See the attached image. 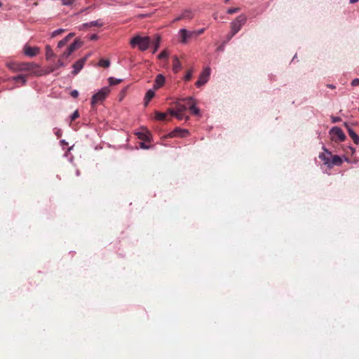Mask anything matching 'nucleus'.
Listing matches in <instances>:
<instances>
[{
	"label": "nucleus",
	"instance_id": "27",
	"mask_svg": "<svg viewBox=\"0 0 359 359\" xmlns=\"http://www.w3.org/2000/svg\"><path fill=\"white\" fill-rule=\"evenodd\" d=\"M98 65L103 67H109L110 65V61L107 59H101L99 62Z\"/></svg>",
	"mask_w": 359,
	"mask_h": 359
},
{
	"label": "nucleus",
	"instance_id": "26",
	"mask_svg": "<svg viewBox=\"0 0 359 359\" xmlns=\"http://www.w3.org/2000/svg\"><path fill=\"white\" fill-rule=\"evenodd\" d=\"M108 81H109V83L110 86H114L119 83H121L123 79H116V78H114V77H109L108 79Z\"/></svg>",
	"mask_w": 359,
	"mask_h": 359
},
{
	"label": "nucleus",
	"instance_id": "4",
	"mask_svg": "<svg viewBox=\"0 0 359 359\" xmlns=\"http://www.w3.org/2000/svg\"><path fill=\"white\" fill-rule=\"evenodd\" d=\"M179 42L182 44H187L189 39L194 38L193 31H189L185 28H182L178 31Z\"/></svg>",
	"mask_w": 359,
	"mask_h": 359
},
{
	"label": "nucleus",
	"instance_id": "45",
	"mask_svg": "<svg viewBox=\"0 0 359 359\" xmlns=\"http://www.w3.org/2000/svg\"><path fill=\"white\" fill-rule=\"evenodd\" d=\"M140 147H141V148H143V149H148V147H147L143 142H142L140 144Z\"/></svg>",
	"mask_w": 359,
	"mask_h": 359
},
{
	"label": "nucleus",
	"instance_id": "9",
	"mask_svg": "<svg viewBox=\"0 0 359 359\" xmlns=\"http://www.w3.org/2000/svg\"><path fill=\"white\" fill-rule=\"evenodd\" d=\"M90 54H88L86 57L77 60L73 65V71L72 74L76 75L77 74L83 67L84 64L88 59V57L90 56Z\"/></svg>",
	"mask_w": 359,
	"mask_h": 359
},
{
	"label": "nucleus",
	"instance_id": "48",
	"mask_svg": "<svg viewBox=\"0 0 359 359\" xmlns=\"http://www.w3.org/2000/svg\"><path fill=\"white\" fill-rule=\"evenodd\" d=\"M223 49H224V48H223V47H222V46H221V47H219V48H217V50L222 51V50H223Z\"/></svg>",
	"mask_w": 359,
	"mask_h": 359
},
{
	"label": "nucleus",
	"instance_id": "16",
	"mask_svg": "<svg viewBox=\"0 0 359 359\" xmlns=\"http://www.w3.org/2000/svg\"><path fill=\"white\" fill-rule=\"evenodd\" d=\"M165 83V77L162 74H158L154 81V88L158 89L162 88Z\"/></svg>",
	"mask_w": 359,
	"mask_h": 359
},
{
	"label": "nucleus",
	"instance_id": "10",
	"mask_svg": "<svg viewBox=\"0 0 359 359\" xmlns=\"http://www.w3.org/2000/svg\"><path fill=\"white\" fill-rule=\"evenodd\" d=\"M23 53L25 55L33 57L39 53V48L38 47H31L26 45L23 48Z\"/></svg>",
	"mask_w": 359,
	"mask_h": 359
},
{
	"label": "nucleus",
	"instance_id": "33",
	"mask_svg": "<svg viewBox=\"0 0 359 359\" xmlns=\"http://www.w3.org/2000/svg\"><path fill=\"white\" fill-rule=\"evenodd\" d=\"M239 10H240L239 8H231L226 11V13L228 14H233V13L238 12Z\"/></svg>",
	"mask_w": 359,
	"mask_h": 359
},
{
	"label": "nucleus",
	"instance_id": "18",
	"mask_svg": "<svg viewBox=\"0 0 359 359\" xmlns=\"http://www.w3.org/2000/svg\"><path fill=\"white\" fill-rule=\"evenodd\" d=\"M189 135V131L185 129L176 128L172 133L173 135H179L181 137H185Z\"/></svg>",
	"mask_w": 359,
	"mask_h": 359
},
{
	"label": "nucleus",
	"instance_id": "42",
	"mask_svg": "<svg viewBox=\"0 0 359 359\" xmlns=\"http://www.w3.org/2000/svg\"><path fill=\"white\" fill-rule=\"evenodd\" d=\"M181 20H183V18H182V15H180V16L177 17L176 18H175L174 22H177V21H180Z\"/></svg>",
	"mask_w": 359,
	"mask_h": 359
},
{
	"label": "nucleus",
	"instance_id": "32",
	"mask_svg": "<svg viewBox=\"0 0 359 359\" xmlns=\"http://www.w3.org/2000/svg\"><path fill=\"white\" fill-rule=\"evenodd\" d=\"M205 31L204 28L199 29L198 30H193V32L194 33V36L197 37L198 36L202 34Z\"/></svg>",
	"mask_w": 359,
	"mask_h": 359
},
{
	"label": "nucleus",
	"instance_id": "35",
	"mask_svg": "<svg viewBox=\"0 0 359 359\" xmlns=\"http://www.w3.org/2000/svg\"><path fill=\"white\" fill-rule=\"evenodd\" d=\"M79 114L78 111H75L71 116V121H74L79 117Z\"/></svg>",
	"mask_w": 359,
	"mask_h": 359
},
{
	"label": "nucleus",
	"instance_id": "43",
	"mask_svg": "<svg viewBox=\"0 0 359 359\" xmlns=\"http://www.w3.org/2000/svg\"><path fill=\"white\" fill-rule=\"evenodd\" d=\"M97 37H98V36H97V34H93V35H91V36H90V39L91 40H95V39H97Z\"/></svg>",
	"mask_w": 359,
	"mask_h": 359
},
{
	"label": "nucleus",
	"instance_id": "38",
	"mask_svg": "<svg viewBox=\"0 0 359 359\" xmlns=\"http://www.w3.org/2000/svg\"><path fill=\"white\" fill-rule=\"evenodd\" d=\"M332 123H337L341 121V118L338 116H331Z\"/></svg>",
	"mask_w": 359,
	"mask_h": 359
},
{
	"label": "nucleus",
	"instance_id": "13",
	"mask_svg": "<svg viewBox=\"0 0 359 359\" xmlns=\"http://www.w3.org/2000/svg\"><path fill=\"white\" fill-rule=\"evenodd\" d=\"M183 100L188 101L189 109L194 114L198 115L200 114V110L196 107V102L194 100L192 97H185Z\"/></svg>",
	"mask_w": 359,
	"mask_h": 359
},
{
	"label": "nucleus",
	"instance_id": "1",
	"mask_svg": "<svg viewBox=\"0 0 359 359\" xmlns=\"http://www.w3.org/2000/svg\"><path fill=\"white\" fill-rule=\"evenodd\" d=\"M6 67L13 72H27L29 74L40 76L51 72L53 70H44L34 62H20L9 60L5 63Z\"/></svg>",
	"mask_w": 359,
	"mask_h": 359
},
{
	"label": "nucleus",
	"instance_id": "22",
	"mask_svg": "<svg viewBox=\"0 0 359 359\" xmlns=\"http://www.w3.org/2000/svg\"><path fill=\"white\" fill-rule=\"evenodd\" d=\"M161 36L159 35L156 36L155 41L153 43V53H155L160 47Z\"/></svg>",
	"mask_w": 359,
	"mask_h": 359
},
{
	"label": "nucleus",
	"instance_id": "12",
	"mask_svg": "<svg viewBox=\"0 0 359 359\" xmlns=\"http://www.w3.org/2000/svg\"><path fill=\"white\" fill-rule=\"evenodd\" d=\"M11 79L15 83V88H20L27 82V76L22 74L13 76Z\"/></svg>",
	"mask_w": 359,
	"mask_h": 359
},
{
	"label": "nucleus",
	"instance_id": "6",
	"mask_svg": "<svg viewBox=\"0 0 359 359\" xmlns=\"http://www.w3.org/2000/svg\"><path fill=\"white\" fill-rule=\"evenodd\" d=\"M82 41L80 39H76L67 48V50L62 53V58L69 57L76 49L79 48L82 46Z\"/></svg>",
	"mask_w": 359,
	"mask_h": 359
},
{
	"label": "nucleus",
	"instance_id": "37",
	"mask_svg": "<svg viewBox=\"0 0 359 359\" xmlns=\"http://www.w3.org/2000/svg\"><path fill=\"white\" fill-rule=\"evenodd\" d=\"M359 85V79H355L351 82V86L353 87H356Z\"/></svg>",
	"mask_w": 359,
	"mask_h": 359
},
{
	"label": "nucleus",
	"instance_id": "34",
	"mask_svg": "<svg viewBox=\"0 0 359 359\" xmlns=\"http://www.w3.org/2000/svg\"><path fill=\"white\" fill-rule=\"evenodd\" d=\"M67 39H63L62 40L60 41L57 43V48H60L63 47L67 43Z\"/></svg>",
	"mask_w": 359,
	"mask_h": 359
},
{
	"label": "nucleus",
	"instance_id": "28",
	"mask_svg": "<svg viewBox=\"0 0 359 359\" xmlns=\"http://www.w3.org/2000/svg\"><path fill=\"white\" fill-rule=\"evenodd\" d=\"M155 114H156L155 117H156V120H158V121H163L167 116L168 113H161V112L156 111L155 113Z\"/></svg>",
	"mask_w": 359,
	"mask_h": 359
},
{
	"label": "nucleus",
	"instance_id": "25",
	"mask_svg": "<svg viewBox=\"0 0 359 359\" xmlns=\"http://www.w3.org/2000/svg\"><path fill=\"white\" fill-rule=\"evenodd\" d=\"M46 56L48 60L54 56V53L49 45L46 46Z\"/></svg>",
	"mask_w": 359,
	"mask_h": 359
},
{
	"label": "nucleus",
	"instance_id": "47",
	"mask_svg": "<svg viewBox=\"0 0 359 359\" xmlns=\"http://www.w3.org/2000/svg\"><path fill=\"white\" fill-rule=\"evenodd\" d=\"M359 0H350V3L351 4H355L356 2H358Z\"/></svg>",
	"mask_w": 359,
	"mask_h": 359
},
{
	"label": "nucleus",
	"instance_id": "51",
	"mask_svg": "<svg viewBox=\"0 0 359 359\" xmlns=\"http://www.w3.org/2000/svg\"><path fill=\"white\" fill-rule=\"evenodd\" d=\"M76 174H77V175H79V172L78 170H77V172H76Z\"/></svg>",
	"mask_w": 359,
	"mask_h": 359
},
{
	"label": "nucleus",
	"instance_id": "50",
	"mask_svg": "<svg viewBox=\"0 0 359 359\" xmlns=\"http://www.w3.org/2000/svg\"><path fill=\"white\" fill-rule=\"evenodd\" d=\"M100 90H106L105 88H102Z\"/></svg>",
	"mask_w": 359,
	"mask_h": 359
},
{
	"label": "nucleus",
	"instance_id": "31",
	"mask_svg": "<svg viewBox=\"0 0 359 359\" xmlns=\"http://www.w3.org/2000/svg\"><path fill=\"white\" fill-rule=\"evenodd\" d=\"M65 32V29H57L55 31H53L51 34V36L52 37H55L56 36L63 33Z\"/></svg>",
	"mask_w": 359,
	"mask_h": 359
},
{
	"label": "nucleus",
	"instance_id": "19",
	"mask_svg": "<svg viewBox=\"0 0 359 359\" xmlns=\"http://www.w3.org/2000/svg\"><path fill=\"white\" fill-rule=\"evenodd\" d=\"M182 68V65L177 56L173 57L172 70L177 73Z\"/></svg>",
	"mask_w": 359,
	"mask_h": 359
},
{
	"label": "nucleus",
	"instance_id": "39",
	"mask_svg": "<svg viewBox=\"0 0 359 359\" xmlns=\"http://www.w3.org/2000/svg\"><path fill=\"white\" fill-rule=\"evenodd\" d=\"M71 96L74 98H76L79 96V91H71Z\"/></svg>",
	"mask_w": 359,
	"mask_h": 359
},
{
	"label": "nucleus",
	"instance_id": "14",
	"mask_svg": "<svg viewBox=\"0 0 359 359\" xmlns=\"http://www.w3.org/2000/svg\"><path fill=\"white\" fill-rule=\"evenodd\" d=\"M184 98L179 100L175 104V109L177 111L184 112L189 109L188 101L183 100Z\"/></svg>",
	"mask_w": 359,
	"mask_h": 359
},
{
	"label": "nucleus",
	"instance_id": "2",
	"mask_svg": "<svg viewBox=\"0 0 359 359\" xmlns=\"http://www.w3.org/2000/svg\"><path fill=\"white\" fill-rule=\"evenodd\" d=\"M151 43V39L149 36H142L139 34L134 36L130 41V44L133 48L137 47L140 51L147 50Z\"/></svg>",
	"mask_w": 359,
	"mask_h": 359
},
{
	"label": "nucleus",
	"instance_id": "23",
	"mask_svg": "<svg viewBox=\"0 0 359 359\" xmlns=\"http://www.w3.org/2000/svg\"><path fill=\"white\" fill-rule=\"evenodd\" d=\"M154 96L155 91H147L144 97V106H147Z\"/></svg>",
	"mask_w": 359,
	"mask_h": 359
},
{
	"label": "nucleus",
	"instance_id": "49",
	"mask_svg": "<svg viewBox=\"0 0 359 359\" xmlns=\"http://www.w3.org/2000/svg\"><path fill=\"white\" fill-rule=\"evenodd\" d=\"M64 39H67V42H68V41H69V40L70 39V38H69L67 36H65Z\"/></svg>",
	"mask_w": 359,
	"mask_h": 359
},
{
	"label": "nucleus",
	"instance_id": "5",
	"mask_svg": "<svg viewBox=\"0 0 359 359\" xmlns=\"http://www.w3.org/2000/svg\"><path fill=\"white\" fill-rule=\"evenodd\" d=\"M330 134L332 135V140L334 142H343L346 139V135L343 130L339 127H333L330 130Z\"/></svg>",
	"mask_w": 359,
	"mask_h": 359
},
{
	"label": "nucleus",
	"instance_id": "30",
	"mask_svg": "<svg viewBox=\"0 0 359 359\" xmlns=\"http://www.w3.org/2000/svg\"><path fill=\"white\" fill-rule=\"evenodd\" d=\"M177 119L179 120H182L184 118H185L186 120H188L189 119V116H186L184 114V112H180V111H177L175 113V116Z\"/></svg>",
	"mask_w": 359,
	"mask_h": 359
},
{
	"label": "nucleus",
	"instance_id": "40",
	"mask_svg": "<svg viewBox=\"0 0 359 359\" xmlns=\"http://www.w3.org/2000/svg\"><path fill=\"white\" fill-rule=\"evenodd\" d=\"M176 112H177L176 109H169L168 110V112H167V113H168V114H171V115H172V116H175V113H176Z\"/></svg>",
	"mask_w": 359,
	"mask_h": 359
},
{
	"label": "nucleus",
	"instance_id": "15",
	"mask_svg": "<svg viewBox=\"0 0 359 359\" xmlns=\"http://www.w3.org/2000/svg\"><path fill=\"white\" fill-rule=\"evenodd\" d=\"M102 25H103V23L100 21V20H93V21H90L89 22H86V23L82 24L79 27V29L81 30L85 28H88V27H95V26L102 27Z\"/></svg>",
	"mask_w": 359,
	"mask_h": 359
},
{
	"label": "nucleus",
	"instance_id": "41",
	"mask_svg": "<svg viewBox=\"0 0 359 359\" xmlns=\"http://www.w3.org/2000/svg\"><path fill=\"white\" fill-rule=\"evenodd\" d=\"M192 76V74L191 72H188L186 75L184 76V79L185 80H189L191 79Z\"/></svg>",
	"mask_w": 359,
	"mask_h": 359
},
{
	"label": "nucleus",
	"instance_id": "17",
	"mask_svg": "<svg viewBox=\"0 0 359 359\" xmlns=\"http://www.w3.org/2000/svg\"><path fill=\"white\" fill-rule=\"evenodd\" d=\"M345 126L347 127L349 136L352 138L354 143L358 144L359 143V136L351 128L348 126L347 123H345Z\"/></svg>",
	"mask_w": 359,
	"mask_h": 359
},
{
	"label": "nucleus",
	"instance_id": "36",
	"mask_svg": "<svg viewBox=\"0 0 359 359\" xmlns=\"http://www.w3.org/2000/svg\"><path fill=\"white\" fill-rule=\"evenodd\" d=\"M62 4L65 6H70L73 4L72 0H62Z\"/></svg>",
	"mask_w": 359,
	"mask_h": 359
},
{
	"label": "nucleus",
	"instance_id": "11",
	"mask_svg": "<svg viewBox=\"0 0 359 359\" xmlns=\"http://www.w3.org/2000/svg\"><path fill=\"white\" fill-rule=\"evenodd\" d=\"M323 149L324 152L319 155V158L324 162L325 165H327L328 167H330L332 154L325 147H323Z\"/></svg>",
	"mask_w": 359,
	"mask_h": 359
},
{
	"label": "nucleus",
	"instance_id": "46",
	"mask_svg": "<svg viewBox=\"0 0 359 359\" xmlns=\"http://www.w3.org/2000/svg\"><path fill=\"white\" fill-rule=\"evenodd\" d=\"M74 36V33H73V32H71V33H69V34L67 35V36H68L69 38H70V39H71L72 37H73Z\"/></svg>",
	"mask_w": 359,
	"mask_h": 359
},
{
	"label": "nucleus",
	"instance_id": "3",
	"mask_svg": "<svg viewBox=\"0 0 359 359\" xmlns=\"http://www.w3.org/2000/svg\"><path fill=\"white\" fill-rule=\"evenodd\" d=\"M247 17L244 14L238 15L234 20L231 22V33L229 39H231L237 34L246 23Z\"/></svg>",
	"mask_w": 359,
	"mask_h": 359
},
{
	"label": "nucleus",
	"instance_id": "7",
	"mask_svg": "<svg viewBox=\"0 0 359 359\" xmlns=\"http://www.w3.org/2000/svg\"><path fill=\"white\" fill-rule=\"evenodd\" d=\"M210 67H205L201 74H200V76L198 79V81L196 82V88H201L202 87L205 83H206L209 79L210 75Z\"/></svg>",
	"mask_w": 359,
	"mask_h": 359
},
{
	"label": "nucleus",
	"instance_id": "24",
	"mask_svg": "<svg viewBox=\"0 0 359 359\" xmlns=\"http://www.w3.org/2000/svg\"><path fill=\"white\" fill-rule=\"evenodd\" d=\"M138 138L144 140V141H149V136L150 134L148 133H144V132H138L136 133Z\"/></svg>",
	"mask_w": 359,
	"mask_h": 359
},
{
	"label": "nucleus",
	"instance_id": "20",
	"mask_svg": "<svg viewBox=\"0 0 359 359\" xmlns=\"http://www.w3.org/2000/svg\"><path fill=\"white\" fill-rule=\"evenodd\" d=\"M342 163V160L339 156H332V159L330 161V167L333 165H340Z\"/></svg>",
	"mask_w": 359,
	"mask_h": 359
},
{
	"label": "nucleus",
	"instance_id": "29",
	"mask_svg": "<svg viewBox=\"0 0 359 359\" xmlns=\"http://www.w3.org/2000/svg\"><path fill=\"white\" fill-rule=\"evenodd\" d=\"M169 56V52L167 50H163L158 55V58L160 60L166 59Z\"/></svg>",
	"mask_w": 359,
	"mask_h": 359
},
{
	"label": "nucleus",
	"instance_id": "8",
	"mask_svg": "<svg viewBox=\"0 0 359 359\" xmlns=\"http://www.w3.org/2000/svg\"><path fill=\"white\" fill-rule=\"evenodd\" d=\"M108 95V91H97L92 97L91 105L94 107L96 104H101Z\"/></svg>",
	"mask_w": 359,
	"mask_h": 359
},
{
	"label": "nucleus",
	"instance_id": "21",
	"mask_svg": "<svg viewBox=\"0 0 359 359\" xmlns=\"http://www.w3.org/2000/svg\"><path fill=\"white\" fill-rule=\"evenodd\" d=\"M181 15L183 20H191L194 18V13L191 10H185Z\"/></svg>",
	"mask_w": 359,
	"mask_h": 359
},
{
	"label": "nucleus",
	"instance_id": "44",
	"mask_svg": "<svg viewBox=\"0 0 359 359\" xmlns=\"http://www.w3.org/2000/svg\"><path fill=\"white\" fill-rule=\"evenodd\" d=\"M57 64L60 67L64 66V63L61 61V60H58Z\"/></svg>",
	"mask_w": 359,
	"mask_h": 359
}]
</instances>
